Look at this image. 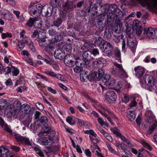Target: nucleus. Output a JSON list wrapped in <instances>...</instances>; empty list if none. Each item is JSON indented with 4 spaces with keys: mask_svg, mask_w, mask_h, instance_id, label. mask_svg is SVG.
Segmentation results:
<instances>
[{
    "mask_svg": "<svg viewBox=\"0 0 157 157\" xmlns=\"http://www.w3.org/2000/svg\"><path fill=\"white\" fill-rule=\"evenodd\" d=\"M101 8L104 9V12L109 13L107 17L108 19L116 18L122 13V12L115 5L109 6V4H105L101 6Z\"/></svg>",
    "mask_w": 157,
    "mask_h": 157,
    "instance_id": "1",
    "label": "nucleus"
},
{
    "mask_svg": "<svg viewBox=\"0 0 157 157\" xmlns=\"http://www.w3.org/2000/svg\"><path fill=\"white\" fill-rule=\"evenodd\" d=\"M114 66L111 71L112 74L115 76H118L121 78H125L128 77V75L124 70L121 64L116 62L113 63Z\"/></svg>",
    "mask_w": 157,
    "mask_h": 157,
    "instance_id": "2",
    "label": "nucleus"
},
{
    "mask_svg": "<svg viewBox=\"0 0 157 157\" xmlns=\"http://www.w3.org/2000/svg\"><path fill=\"white\" fill-rule=\"evenodd\" d=\"M13 108L11 109V110L7 112L6 115L9 117H11L17 114L19 110L21 108V104L20 101L18 100L15 101L13 103Z\"/></svg>",
    "mask_w": 157,
    "mask_h": 157,
    "instance_id": "3",
    "label": "nucleus"
},
{
    "mask_svg": "<svg viewBox=\"0 0 157 157\" xmlns=\"http://www.w3.org/2000/svg\"><path fill=\"white\" fill-rule=\"evenodd\" d=\"M64 61L66 66L71 67L74 66L76 64V59L74 55L67 54L64 57Z\"/></svg>",
    "mask_w": 157,
    "mask_h": 157,
    "instance_id": "4",
    "label": "nucleus"
},
{
    "mask_svg": "<svg viewBox=\"0 0 157 157\" xmlns=\"http://www.w3.org/2000/svg\"><path fill=\"white\" fill-rule=\"evenodd\" d=\"M117 32H114L113 35V40L116 43H118L121 40H122V49L124 50L125 48V41L123 38L124 36L121 33H116Z\"/></svg>",
    "mask_w": 157,
    "mask_h": 157,
    "instance_id": "5",
    "label": "nucleus"
},
{
    "mask_svg": "<svg viewBox=\"0 0 157 157\" xmlns=\"http://www.w3.org/2000/svg\"><path fill=\"white\" fill-rule=\"evenodd\" d=\"M117 97V94L114 91L109 90L106 93L105 98L108 102L113 103L115 101Z\"/></svg>",
    "mask_w": 157,
    "mask_h": 157,
    "instance_id": "6",
    "label": "nucleus"
},
{
    "mask_svg": "<svg viewBox=\"0 0 157 157\" xmlns=\"http://www.w3.org/2000/svg\"><path fill=\"white\" fill-rule=\"evenodd\" d=\"M143 34L144 37H148L149 39H153L157 37L155 35V30L152 27H149L147 29H144Z\"/></svg>",
    "mask_w": 157,
    "mask_h": 157,
    "instance_id": "7",
    "label": "nucleus"
},
{
    "mask_svg": "<svg viewBox=\"0 0 157 157\" xmlns=\"http://www.w3.org/2000/svg\"><path fill=\"white\" fill-rule=\"evenodd\" d=\"M127 45L134 53L137 45V42L134 36L128 37L127 39Z\"/></svg>",
    "mask_w": 157,
    "mask_h": 157,
    "instance_id": "8",
    "label": "nucleus"
},
{
    "mask_svg": "<svg viewBox=\"0 0 157 157\" xmlns=\"http://www.w3.org/2000/svg\"><path fill=\"white\" fill-rule=\"evenodd\" d=\"M42 6L40 4L33 6L30 11V13L33 16H38L42 12Z\"/></svg>",
    "mask_w": 157,
    "mask_h": 157,
    "instance_id": "9",
    "label": "nucleus"
},
{
    "mask_svg": "<svg viewBox=\"0 0 157 157\" xmlns=\"http://www.w3.org/2000/svg\"><path fill=\"white\" fill-rule=\"evenodd\" d=\"M63 10L66 12L73 10L75 6L74 4L72 1L67 0L63 3Z\"/></svg>",
    "mask_w": 157,
    "mask_h": 157,
    "instance_id": "10",
    "label": "nucleus"
},
{
    "mask_svg": "<svg viewBox=\"0 0 157 157\" xmlns=\"http://www.w3.org/2000/svg\"><path fill=\"white\" fill-rule=\"evenodd\" d=\"M13 136H15V138L18 141L22 143H24L28 145H31L29 139L27 138L20 136L18 134H16L15 133Z\"/></svg>",
    "mask_w": 157,
    "mask_h": 157,
    "instance_id": "11",
    "label": "nucleus"
},
{
    "mask_svg": "<svg viewBox=\"0 0 157 157\" xmlns=\"http://www.w3.org/2000/svg\"><path fill=\"white\" fill-rule=\"evenodd\" d=\"M82 57L87 64H89L90 61L93 59L92 52L89 51L84 52L83 53Z\"/></svg>",
    "mask_w": 157,
    "mask_h": 157,
    "instance_id": "12",
    "label": "nucleus"
},
{
    "mask_svg": "<svg viewBox=\"0 0 157 157\" xmlns=\"http://www.w3.org/2000/svg\"><path fill=\"white\" fill-rule=\"evenodd\" d=\"M100 107L101 109H99L98 111L102 115L106 117L107 115V113L112 118L117 119L114 114L109 109L105 108L102 105L100 106Z\"/></svg>",
    "mask_w": 157,
    "mask_h": 157,
    "instance_id": "13",
    "label": "nucleus"
},
{
    "mask_svg": "<svg viewBox=\"0 0 157 157\" xmlns=\"http://www.w3.org/2000/svg\"><path fill=\"white\" fill-rule=\"evenodd\" d=\"M104 49V52L106 54H110L113 51V47L109 43L105 42L102 45Z\"/></svg>",
    "mask_w": 157,
    "mask_h": 157,
    "instance_id": "14",
    "label": "nucleus"
},
{
    "mask_svg": "<svg viewBox=\"0 0 157 157\" xmlns=\"http://www.w3.org/2000/svg\"><path fill=\"white\" fill-rule=\"evenodd\" d=\"M93 66L95 68H102L106 65L105 60L103 58H100L98 60L93 62Z\"/></svg>",
    "mask_w": 157,
    "mask_h": 157,
    "instance_id": "15",
    "label": "nucleus"
},
{
    "mask_svg": "<svg viewBox=\"0 0 157 157\" xmlns=\"http://www.w3.org/2000/svg\"><path fill=\"white\" fill-rule=\"evenodd\" d=\"M134 70L135 71V75L138 78H140L142 76L145 71V69L140 66L135 67Z\"/></svg>",
    "mask_w": 157,
    "mask_h": 157,
    "instance_id": "16",
    "label": "nucleus"
},
{
    "mask_svg": "<svg viewBox=\"0 0 157 157\" xmlns=\"http://www.w3.org/2000/svg\"><path fill=\"white\" fill-rule=\"evenodd\" d=\"M65 52H63L61 49H58L55 50L54 53V56L56 59H62L64 58Z\"/></svg>",
    "mask_w": 157,
    "mask_h": 157,
    "instance_id": "17",
    "label": "nucleus"
},
{
    "mask_svg": "<svg viewBox=\"0 0 157 157\" xmlns=\"http://www.w3.org/2000/svg\"><path fill=\"white\" fill-rule=\"evenodd\" d=\"M44 73L53 77H56L58 79L61 81H64V78L63 76L59 74H56L54 72L46 70L44 72Z\"/></svg>",
    "mask_w": 157,
    "mask_h": 157,
    "instance_id": "18",
    "label": "nucleus"
},
{
    "mask_svg": "<svg viewBox=\"0 0 157 157\" xmlns=\"http://www.w3.org/2000/svg\"><path fill=\"white\" fill-rule=\"evenodd\" d=\"M86 63V62L85 61V60L84 59H76V64H75L76 66H83L84 67L89 69L90 68L89 64H87Z\"/></svg>",
    "mask_w": 157,
    "mask_h": 157,
    "instance_id": "19",
    "label": "nucleus"
},
{
    "mask_svg": "<svg viewBox=\"0 0 157 157\" xmlns=\"http://www.w3.org/2000/svg\"><path fill=\"white\" fill-rule=\"evenodd\" d=\"M10 155L8 150L5 148L0 147V157H7Z\"/></svg>",
    "mask_w": 157,
    "mask_h": 157,
    "instance_id": "20",
    "label": "nucleus"
},
{
    "mask_svg": "<svg viewBox=\"0 0 157 157\" xmlns=\"http://www.w3.org/2000/svg\"><path fill=\"white\" fill-rule=\"evenodd\" d=\"M136 1L142 2L145 6H148L149 3V0H136ZM151 2L155 7H157V0H151Z\"/></svg>",
    "mask_w": 157,
    "mask_h": 157,
    "instance_id": "21",
    "label": "nucleus"
},
{
    "mask_svg": "<svg viewBox=\"0 0 157 157\" xmlns=\"http://www.w3.org/2000/svg\"><path fill=\"white\" fill-rule=\"evenodd\" d=\"M112 34H114L112 29H106L104 32V37L105 38L109 39L111 37Z\"/></svg>",
    "mask_w": 157,
    "mask_h": 157,
    "instance_id": "22",
    "label": "nucleus"
},
{
    "mask_svg": "<svg viewBox=\"0 0 157 157\" xmlns=\"http://www.w3.org/2000/svg\"><path fill=\"white\" fill-rule=\"evenodd\" d=\"M42 22L41 20L38 18H35L34 26L36 29H40L41 28Z\"/></svg>",
    "mask_w": 157,
    "mask_h": 157,
    "instance_id": "23",
    "label": "nucleus"
},
{
    "mask_svg": "<svg viewBox=\"0 0 157 157\" xmlns=\"http://www.w3.org/2000/svg\"><path fill=\"white\" fill-rule=\"evenodd\" d=\"M42 128L44 130V132H42L39 133V135H45V134H47L51 130V128L50 126H48L47 124H43L42 126Z\"/></svg>",
    "mask_w": 157,
    "mask_h": 157,
    "instance_id": "24",
    "label": "nucleus"
},
{
    "mask_svg": "<svg viewBox=\"0 0 157 157\" xmlns=\"http://www.w3.org/2000/svg\"><path fill=\"white\" fill-rule=\"evenodd\" d=\"M62 2V0H51V4L52 6V9L54 7H57L60 6Z\"/></svg>",
    "mask_w": 157,
    "mask_h": 157,
    "instance_id": "25",
    "label": "nucleus"
},
{
    "mask_svg": "<svg viewBox=\"0 0 157 157\" xmlns=\"http://www.w3.org/2000/svg\"><path fill=\"white\" fill-rule=\"evenodd\" d=\"M52 10V9H51L49 7L45 6L44 8H42V11L44 13V15L46 17H48L50 15Z\"/></svg>",
    "mask_w": 157,
    "mask_h": 157,
    "instance_id": "26",
    "label": "nucleus"
},
{
    "mask_svg": "<svg viewBox=\"0 0 157 157\" xmlns=\"http://www.w3.org/2000/svg\"><path fill=\"white\" fill-rule=\"evenodd\" d=\"M127 117L129 121H132L136 117L135 112L133 111H129L127 113Z\"/></svg>",
    "mask_w": 157,
    "mask_h": 157,
    "instance_id": "27",
    "label": "nucleus"
},
{
    "mask_svg": "<svg viewBox=\"0 0 157 157\" xmlns=\"http://www.w3.org/2000/svg\"><path fill=\"white\" fill-rule=\"evenodd\" d=\"M38 37L39 39L38 40L39 43L44 41L45 42L46 40H48V38L46 37L45 34L43 33H39Z\"/></svg>",
    "mask_w": 157,
    "mask_h": 157,
    "instance_id": "28",
    "label": "nucleus"
},
{
    "mask_svg": "<svg viewBox=\"0 0 157 157\" xmlns=\"http://www.w3.org/2000/svg\"><path fill=\"white\" fill-rule=\"evenodd\" d=\"M51 140L48 138L43 137L41 138L40 141L41 142V144L43 145H47L48 144L51 142Z\"/></svg>",
    "mask_w": 157,
    "mask_h": 157,
    "instance_id": "29",
    "label": "nucleus"
},
{
    "mask_svg": "<svg viewBox=\"0 0 157 157\" xmlns=\"http://www.w3.org/2000/svg\"><path fill=\"white\" fill-rule=\"evenodd\" d=\"M157 126V121H155L152 125L149 128L147 132V133L148 134H151Z\"/></svg>",
    "mask_w": 157,
    "mask_h": 157,
    "instance_id": "30",
    "label": "nucleus"
},
{
    "mask_svg": "<svg viewBox=\"0 0 157 157\" xmlns=\"http://www.w3.org/2000/svg\"><path fill=\"white\" fill-rule=\"evenodd\" d=\"M30 107L29 105L25 104L22 105L21 109L23 112L26 113L29 111Z\"/></svg>",
    "mask_w": 157,
    "mask_h": 157,
    "instance_id": "31",
    "label": "nucleus"
},
{
    "mask_svg": "<svg viewBox=\"0 0 157 157\" xmlns=\"http://www.w3.org/2000/svg\"><path fill=\"white\" fill-rule=\"evenodd\" d=\"M39 121H40V124L41 126L47 124L48 122L47 117L45 116H43L41 117Z\"/></svg>",
    "mask_w": 157,
    "mask_h": 157,
    "instance_id": "32",
    "label": "nucleus"
},
{
    "mask_svg": "<svg viewBox=\"0 0 157 157\" xmlns=\"http://www.w3.org/2000/svg\"><path fill=\"white\" fill-rule=\"evenodd\" d=\"M98 73L97 72H94L92 73L91 74L89 75L91 80H98L99 78L98 77Z\"/></svg>",
    "mask_w": 157,
    "mask_h": 157,
    "instance_id": "33",
    "label": "nucleus"
},
{
    "mask_svg": "<svg viewBox=\"0 0 157 157\" xmlns=\"http://www.w3.org/2000/svg\"><path fill=\"white\" fill-rule=\"evenodd\" d=\"M155 121H156L155 120L154 116L153 115H150L147 119V122L149 124L152 123H153V124Z\"/></svg>",
    "mask_w": 157,
    "mask_h": 157,
    "instance_id": "34",
    "label": "nucleus"
},
{
    "mask_svg": "<svg viewBox=\"0 0 157 157\" xmlns=\"http://www.w3.org/2000/svg\"><path fill=\"white\" fill-rule=\"evenodd\" d=\"M34 149L36 152V153L39 155L41 157H44V155L39 147H36L34 148Z\"/></svg>",
    "mask_w": 157,
    "mask_h": 157,
    "instance_id": "35",
    "label": "nucleus"
},
{
    "mask_svg": "<svg viewBox=\"0 0 157 157\" xmlns=\"http://www.w3.org/2000/svg\"><path fill=\"white\" fill-rule=\"evenodd\" d=\"M44 41H42L39 44V45L43 47H46L48 46L50 43V42L49 40H46L45 42Z\"/></svg>",
    "mask_w": 157,
    "mask_h": 157,
    "instance_id": "36",
    "label": "nucleus"
},
{
    "mask_svg": "<svg viewBox=\"0 0 157 157\" xmlns=\"http://www.w3.org/2000/svg\"><path fill=\"white\" fill-rule=\"evenodd\" d=\"M115 84V81L114 79L111 78L106 83V85L109 86H112Z\"/></svg>",
    "mask_w": 157,
    "mask_h": 157,
    "instance_id": "37",
    "label": "nucleus"
},
{
    "mask_svg": "<svg viewBox=\"0 0 157 157\" xmlns=\"http://www.w3.org/2000/svg\"><path fill=\"white\" fill-rule=\"evenodd\" d=\"M98 78L101 79L103 78L104 75V72L103 70L102 69H99L98 71Z\"/></svg>",
    "mask_w": 157,
    "mask_h": 157,
    "instance_id": "38",
    "label": "nucleus"
},
{
    "mask_svg": "<svg viewBox=\"0 0 157 157\" xmlns=\"http://www.w3.org/2000/svg\"><path fill=\"white\" fill-rule=\"evenodd\" d=\"M17 50L19 51H22L25 46V44L23 42L19 41L17 45Z\"/></svg>",
    "mask_w": 157,
    "mask_h": 157,
    "instance_id": "39",
    "label": "nucleus"
},
{
    "mask_svg": "<svg viewBox=\"0 0 157 157\" xmlns=\"http://www.w3.org/2000/svg\"><path fill=\"white\" fill-rule=\"evenodd\" d=\"M83 70L82 66H76V67L73 68V70L75 73H79L81 72Z\"/></svg>",
    "mask_w": 157,
    "mask_h": 157,
    "instance_id": "40",
    "label": "nucleus"
},
{
    "mask_svg": "<svg viewBox=\"0 0 157 157\" xmlns=\"http://www.w3.org/2000/svg\"><path fill=\"white\" fill-rule=\"evenodd\" d=\"M35 18H30L28 21V22L26 23L27 25L29 27H32L33 25H34V22Z\"/></svg>",
    "mask_w": 157,
    "mask_h": 157,
    "instance_id": "41",
    "label": "nucleus"
},
{
    "mask_svg": "<svg viewBox=\"0 0 157 157\" xmlns=\"http://www.w3.org/2000/svg\"><path fill=\"white\" fill-rule=\"evenodd\" d=\"M62 21L61 18H59L55 21L54 22V25L56 27H59L62 24Z\"/></svg>",
    "mask_w": 157,
    "mask_h": 157,
    "instance_id": "42",
    "label": "nucleus"
},
{
    "mask_svg": "<svg viewBox=\"0 0 157 157\" xmlns=\"http://www.w3.org/2000/svg\"><path fill=\"white\" fill-rule=\"evenodd\" d=\"M7 103L6 101L3 99H2L0 100V109L3 108Z\"/></svg>",
    "mask_w": 157,
    "mask_h": 157,
    "instance_id": "43",
    "label": "nucleus"
},
{
    "mask_svg": "<svg viewBox=\"0 0 157 157\" xmlns=\"http://www.w3.org/2000/svg\"><path fill=\"white\" fill-rule=\"evenodd\" d=\"M76 119H77L78 121L77 123L79 125L81 126H86L88 125L87 122L85 121H84L81 120L78 118Z\"/></svg>",
    "mask_w": 157,
    "mask_h": 157,
    "instance_id": "44",
    "label": "nucleus"
},
{
    "mask_svg": "<svg viewBox=\"0 0 157 157\" xmlns=\"http://www.w3.org/2000/svg\"><path fill=\"white\" fill-rule=\"evenodd\" d=\"M105 19V15H104L99 16L97 20V23L99 25H101L102 24V21Z\"/></svg>",
    "mask_w": 157,
    "mask_h": 157,
    "instance_id": "45",
    "label": "nucleus"
},
{
    "mask_svg": "<svg viewBox=\"0 0 157 157\" xmlns=\"http://www.w3.org/2000/svg\"><path fill=\"white\" fill-rule=\"evenodd\" d=\"M110 76L109 75L105 74L104 75L102 78V80L106 83L110 79Z\"/></svg>",
    "mask_w": 157,
    "mask_h": 157,
    "instance_id": "46",
    "label": "nucleus"
},
{
    "mask_svg": "<svg viewBox=\"0 0 157 157\" xmlns=\"http://www.w3.org/2000/svg\"><path fill=\"white\" fill-rule=\"evenodd\" d=\"M143 30L142 27L140 26L137 27L136 30V34L137 36H140L142 33Z\"/></svg>",
    "mask_w": 157,
    "mask_h": 157,
    "instance_id": "47",
    "label": "nucleus"
},
{
    "mask_svg": "<svg viewBox=\"0 0 157 157\" xmlns=\"http://www.w3.org/2000/svg\"><path fill=\"white\" fill-rule=\"evenodd\" d=\"M66 121L71 125H73L75 124V122L72 120V118L70 116L68 117H67Z\"/></svg>",
    "mask_w": 157,
    "mask_h": 157,
    "instance_id": "48",
    "label": "nucleus"
},
{
    "mask_svg": "<svg viewBox=\"0 0 157 157\" xmlns=\"http://www.w3.org/2000/svg\"><path fill=\"white\" fill-rule=\"evenodd\" d=\"M108 140L112 142L113 141V139L109 134L106 132L103 135Z\"/></svg>",
    "mask_w": 157,
    "mask_h": 157,
    "instance_id": "49",
    "label": "nucleus"
},
{
    "mask_svg": "<svg viewBox=\"0 0 157 157\" xmlns=\"http://www.w3.org/2000/svg\"><path fill=\"white\" fill-rule=\"evenodd\" d=\"M13 71H12L13 75L17 76L19 74V70L17 68L13 67Z\"/></svg>",
    "mask_w": 157,
    "mask_h": 157,
    "instance_id": "50",
    "label": "nucleus"
},
{
    "mask_svg": "<svg viewBox=\"0 0 157 157\" xmlns=\"http://www.w3.org/2000/svg\"><path fill=\"white\" fill-rule=\"evenodd\" d=\"M65 49L67 52H70L72 50V46L70 44H67L66 45Z\"/></svg>",
    "mask_w": 157,
    "mask_h": 157,
    "instance_id": "51",
    "label": "nucleus"
},
{
    "mask_svg": "<svg viewBox=\"0 0 157 157\" xmlns=\"http://www.w3.org/2000/svg\"><path fill=\"white\" fill-rule=\"evenodd\" d=\"M102 41L103 39L101 37H98V38L96 40L95 44L99 46L101 44Z\"/></svg>",
    "mask_w": 157,
    "mask_h": 157,
    "instance_id": "52",
    "label": "nucleus"
},
{
    "mask_svg": "<svg viewBox=\"0 0 157 157\" xmlns=\"http://www.w3.org/2000/svg\"><path fill=\"white\" fill-rule=\"evenodd\" d=\"M142 144L143 146H144L146 149L150 151L151 150V146L146 142L143 141L142 142Z\"/></svg>",
    "mask_w": 157,
    "mask_h": 157,
    "instance_id": "53",
    "label": "nucleus"
},
{
    "mask_svg": "<svg viewBox=\"0 0 157 157\" xmlns=\"http://www.w3.org/2000/svg\"><path fill=\"white\" fill-rule=\"evenodd\" d=\"M133 30L131 28H127L126 30V33L128 35V37L131 36V35L133 33Z\"/></svg>",
    "mask_w": 157,
    "mask_h": 157,
    "instance_id": "54",
    "label": "nucleus"
},
{
    "mask_svg": "<svg viewBox=\"0 0 157 157\" xmlns=\"http://www.w3.org/2000/svg\"><path fill=\"white\" fill-rule=\"evenodd\" d=\"M4 18L8 20H11L13 19L12 15L9 13L5 14L4 15Z\"/></svg>",
    "mask_w": 157,
    "mask_h": 157,
    "instance_id": "55",
    "label": "nucleus"
},
{
    "mask_svg": "<svg viewBox=\"0 0 157 157\" xmlns=\"http://www.w3.org/2000/svg\"><path fill=\"white\" fill-rule=\"evenodd\" d=\"M12 36V35L11 33H2V39H5L7 36H9L10 37H11Z\"/></svg>",
    "mask_w": 157,
    "mask_h": 157,
    "instance_id": "56",
    "label": "nucleus"
},
{
    "mask_svg": "<svg viewBox=\"0 0 157 157\" xmlns=\"http://www.w3.org/2000/svg\"><path fill=\"white\" fill-rule=\"evenodd\" d=\"M80 77L81 80L84 81L86 79L88 78V76L85 74H82L80 75Z\"/></svg>",
    "mask_w": 157,
    "mask_h": 157,
    "instance_id": "57",
    "label": "nucleus"
},
{
    "mask_svg": "<svg viewBox=\"0 0 157 157\" xmlns=\"http://www.w3.org/2000/svg\"><path fill=\"white\" fill-rule=\"evenodd\" d=\"M122 25L121 24H118L116 27V29H115V31H114V32H117V33H119V31H120L122 29Z\"/></svg>",
    "mask_w": 157,
    "mask_h": 157,
    "instance_id": "58",
    "label": "nucleus"
},
{
    "mask_svg": "<svg viewBox=\"0 0 157 157\" xmlns=\"http://www.w3.org/2000/svg\"><path fill=\"white\" fill-rule=\"evenodd\" d=\"M84 0H82L80 2H78L77 4L76 5H74L75 6V8L81 7L82 6V5L84 4Z\"/></svg>",
    "mask_w": 157,
    "mask_h": 157,
    "instance_id": "59",
    "label": "nucleus"
},
{
    "mask_svg": "<svg viewBox=\"0 0 157 157\" xmlns=\"http://www.w3.org/2000/svg\"><path fill=\"white\" fill-rule=\"evenodd\" d=\"M36 106L40 110H43L44 109V106L40 103H36Z\"/></svg>",
    "mask_w": 157,
    "mask_h": 157,
    "instance_id": "60",
    "label": "nucleus"
},
{
    "mask_svg": "<svg viewBox=\"0 0 157 157\" xmlns=\"http://www.w3.org/2000/svg\"><path fill=\"white\" fill-rule=\"evenodd\" d=\"M122 101L123 102L125 103L128 102L129 101V98L128 95L126 94L124 95V97L122 98Z\"/></svg>",
    "mask_w": 157,
    "mask_h": 157,
    "instance_id": "61",
    "label": "nucleus"
},
{
    "mask_svg": "<svg viewBox=\"0 0 157 157\" xmlns=\"http://www.w3.org/2000/svg\"><path fill=\"white\" fill-rule=\"evenodd\" d=\"M113 132L117 137H119L121 135V134L119 130L117 129H114L113 130Z\"/></svg>",
    "mask_w": 157,
    "mask_h": 157,
    "instance_id": "62",
    "label": "nucleus"
},
{
    "mask_svg": "<svg viewBox=\"0 0 157 157\" xmlns=\"http://www.w3.org/2000/svg\"><path fill=\"white\" fill-rule=\"evenodd\" d=\"M107 146L109 150L112 153H116V151L112 148L110 145L109 144H107Z\"/></svg>",
    "mask_w": 157,
    "mask_h": 157,
    "instance_id": "63",
    "label": "nucleus"
},
{
    "mask_svg": "<svg viewBox=\"0 0 157 157\" xmlns=\"http://www.w3.org/2000/svg\"><path fill=\"white\" fill-rule=\"evenodd\" d=\"M10 147L12 150L16 151H18L20 150V148L19 147L14 145H11Z\"/></svg>",
    "mask_w": 157,
    "mask_h": 157,
    "instance_id": "64",
    "label": "nucleus"
}]
</instances>
